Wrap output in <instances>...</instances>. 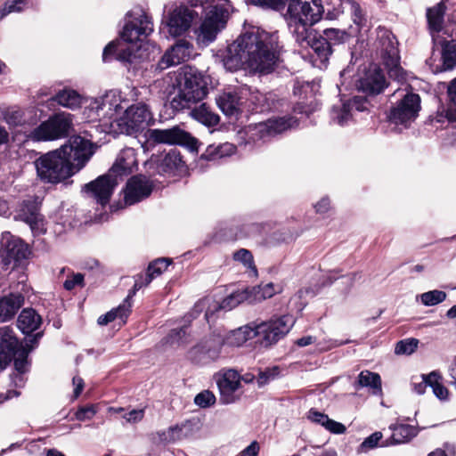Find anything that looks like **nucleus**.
Returning <instances> with one entry per match:
<instances>
[{"label": "nucleus", "instance_id": "4d7b16f0", "mask_svg": "<svg viewBox=\"0 0 456 456\" xmlns=\"http://www.w3.org/2000/svg\"><path fill=\"white\" fill-rule=\"evenodd\" d=\"M154 278L151 277L148 273L145 275H138L135 279L132 290L128 293L126 301L129 303V300L134 296L137 290L144 286L149 285Z\"/></svg>", "mask_w": 456, "mask_h": 456}, {"label": "nucleus", "instance_id": "0e129e2a", "mask_svg": "<svg viewBox=\"0 0 456 456\" xmlns=\"http://www.w3.org/2000/svg\"><path fill=\"white\" fill-rule=\"evenodd\" d=\"M144 417V410L143 409H138V410H132L128 413L125 414L123 418L126 420L128 423H138L140 422Z\"/></svg>", "mask_w": 456, "mask_h": 456}, {"label": "nucleus", "instance_id": "cd10ccee", "mask_svg": "<svg viewBox=\"0 0 456 456\" xmlns=\"http://www.w3.org/2000/svg\"><path fill=\"white\" fill-rule=\"evenodd\" d=\"M25 297L21 291H11L0 296V322L12 320L24 305Z\"/></svg>", "mask_w": 456, "mask_h": 456}, {"label": "nucleus", "instance_id": "9d476101", "mask_svg": "<svg viewBox=\"0 0 456 456\" xmlns=\"http://www.w3.org/2000/svg\"><path fill=\"white\" fill-rule=\"evenodd\" d=\"M151 118L149 106L143 102H137L124 108L117 126L120 133L131 135L142 129Z\"/></svg>", "mask_w": 456, "mask_h": 456}, {"label": "nucleus", "instance_id": "3c124183", "mask_svg": "<svg viewBox=\"0 0 456 456\" xmlns=\"http://www.w3.org/2000/svg\"><path fill=\"white\" fill-rule=\"evenodd\" d=\"M252 291L254 292L255 300L257 301L270 298L278 292L272 282L254 288Z\"/></svg>", "mask_w": 456, "mask_h": 456}, {"label": "nucleus", "instance_id": "052dcab7", "mask_svg": "<svg viewBox=\"0 0 456 456\" xmlns=\"http://www.w3.org/2000/svg\"><path fill=\"white\" fill-rule=\"evenodd\" d=\"M254 5L262 8L278 10L285 4L286 0H250Z\"/></svg>", "mask_w": 456, "mask_h": 456}, {"label": "nucleus", "instance_id": "4468645a", "mask_svg": "<svg viewBox=\"0 0 456 456\" xmlns=\"http://www.w3.org/2000/svg\"><path fill=\"white\" fill-rule=\"evenodd\" d=\"M380 43L381 56L389 77L398 82H403L406 79V74L399 63L400 57L395 37L385 32Z\"/></svg>", "mask_w": 456, "mask_h": 456}, {"label": "nucleus", "instance_id": "5701e85b", "mask_svg": "<svg viewBox=\"0 0 456 456\" xmlns=\"http://www.w3.org/2000/svg\"><path fill=\"white\" fill-rule=\"evenodd\" d=\"M349 38V35L342 29L326 28L323 30L322 36L318 37L315 43V53L322 62L328 60L331 54L332 46L344 44Z\"/></svg>", "mask_w": 456, "mask_h": 456}, {"label": "nucleus", "instance_id": "423d86ee", "mask_svg": "<svg viewBox=\"0 0 456 456\" xmlns=\"http://www.w3.org/2000/svg\"><path fill=\"white\" fill-rule=\"evenodd\" d=\"M291 315L274 317L259 324L254 323L256 337L261 346L268 347L282 338L294 325Z\"/></svg>", "mask_w": 456, "mask_h": 456}, {"label": "nucleus", "instance_id": "7ed1b4c3", "mask_svg": "<svg viewBox=\"0 0 456 456\" xmlns=\"http://www.w3.org/2000/svg\"><path fill=\"white\" fill-rule=\"evenodd\" d=\"M137 165L134 150L126 148L120 151L116 162L105 175L99 176L94 181L85 185V191L97 203L105 206L109 203L115 187L118 184V177L133 172Z\"/></svg>", "mask_w": 456, "mask_h": 456}, {"label": "nucleus", "instance_id": "4c0bfd02", "mask_svg": "<svg viewBox=\"0 0 456 456\" xmlns=\"http://www.w3.org/2000/svg\"><path fill=\"white\" fill-rule=\"evenodd\" d=\"M355 389L361 387H370L374 394L381 392V379L378 373L370 370H362L358 375L357 382L354 384Z\"/></svg>", "mask_w": 456, "mask_h": 456}, {"label": "nucleus", "instance_id": "f8f14e48", "mask_svg": "<svg viewBox=\"0 0 456 456\" xmlns=\"http://www.w3.org/2000/svg\"><path fill=\"white\" fill-rule=\"evenodd\" d=\"M297 125V120L293 118H277L268 119L265 122L249 125L247 127L246 134L248 139L253 142L257 141H266L269 138L286 131Z\"/></svg>", "mask_w": 456, "mask_h": 456}, {"label": "nucleus", "instance_id": "c85d7f7f", "mask_svg": "<svg viewBox=\"0 0 456 456\" xmlns=\"http://www.w3.org/2000/svg\"><path fill=\"white\" fill-rule=\"evenodd\" d=\"M366 100L362 97H354L340 106H334L331 111V118L339 126L346 125L352 117V111H363L367 109Z\"/></svg>", "mask_w": 456, "mask_h": 456}, {"label": "nucleus", "instance_id": "a878e982", "mask_svg": "<svg viewBox=\"0 0 456 456\" xmlns=\"http://www.w3.org/2000/svg\"><path fill=\"white\" fill-rule=\"evenodd\" d=\"M192 45L187 40L181 39L167 50L157 65V69L163 70L171 66L186 61L191 53Z\"/></svg>", "mask_w": 456, "mask_h": 456}, {"label": "nucleus", "instance_id": "0eeeda50", "mask_svg": "<svg viewBox=\"0 0 456 456\" xmlns=\"http://www.w3.org/2000/svg\"><path fill=\"white\" fill-rule=\"evenodd\" d=\"M0 253V277L9 274L16 265V262L27 257L28 247L9 232L2 233Z\"/></svg>", "mask_w": 456, "mask_h": 456}, {"label": "nucleus", "instance_id": "49530a36", "mask_svg": "<svg viewBox=\"0 0 456 456\" xmlns=\"http://www.w3.org/2000/svg\"><path fill=\"white\" fill-rule=\"evenodd\" d=\"M418 345L419 340L417 338H411L400 340L395 345V354L410 355L416 351Z\"/></svg>", "mask_w": 456, "mask_h": 456}, {"label": "nucleus", "instance_id": "393cba45", "mask_svg": "<svg viewBox=\"0 0 456 456\" xmlns=\"http://www.w3.org/2000/svg\"><path fill=\"white\" fill-rule=\"evenodd\" d=\"M314 24L299 20L288 19L289 31L297 44L302 48L310 47L315 53V43L318 40V37L312 28Z\"/></svg>", "mask_w": 456, "mask_h": 456}, {"label": "nucleus", "instance_id": "20e7f679", "mask_svg": "<svg viewBox=\"0 0 456 456\" xmlns=\"http://www.w3.org/2000/svg\"><path fill=\"white\" fill-rule=\"evenodd\" d=\"M173 83L176 95L171 101V106L176 110L190 109L207 95L208 88L200 75L191 70H183L168 77Z\"/></svg>", "mask_w": 456, "mask_h": 456}, {"label": "nucleus", "instance_id": "c756f323", "mask_svg": "<svg viewBox=\"0 0 456 456\" xmlns=\"http://www.w3.org/2000/svg\"><path fill=\"white\" fill-rule=\"evenodd\" d=\"M42 324L41 316L33 308H24L18 316L17 327L24 334H30Z\"/></svg>", "mask_w": 456, "mask_h": 456}, {"label": "nucleus", "instance_id": "8fccbe9b", "mask_svg": "<svg viewBox=\"0 0 456 456\" xmlns=\"http://www.w3.org/2000/svg\"><path fill=\"white\" fill-rule=\"evenodd\" d=\"M350 12L354 24L362 28L367 25L366 12L355 1L350 2Z\"/></svg>", "mask_w": 456, "mask_h": 456}, {"label": "nucleus", "instance_id": "13d9d810", "mask_svg": "<svg viewBox=\"0 0 456 456\" xmlns=\"http://www.w3.org/2000/svg\"><path fill=\"white\" fill-rule=\"evenodd\" d=\"M97 406L94 404L83 406L77 409L75 413V417L79 421L89 420L94 418V416L97 413Z\"/></svg>", "mask_w": 456, "mask_h": 456}, {"label": "nucleus", "instance_id": "a211bd4d", "mask_svg": "<svg viewBox=\"0 0 456 456\" xmlns=\"http://www.w3.org/2000/svg\"><path fill=\"white\" fill-rule=\"evenodd\" d=\"M224 346L223 336L210 335L191 349V358L197 362H215L220 358Z\"/></svg>", "mask_w": 456, "mask_h": 456}, {"label": "nucleus", "instance_id": "864d4df0", "mask_svg": "<svg viewBox=\"0 0 456 456\" xmlns=\"http://www.w3.org/2000/svg\"><path fill=\"white\" fill-rule=\"evenodd\" d=\"M382 438L381 432H375L364 439L358 448V452H367L378 446L379 442Z\"/></svg>", "mask_w": 456, "mask_h": 456}, {"label": "nucleus", "instance_id": "a18cd8bd", "mask_svg": "<svg viewBox=\"0 0 456 456\" xmlns=\"http://www.w3.org/2000/svg\"><path fill=\"white\" fill-rule=\"evenodd\" d=\"M421 303L426 306H433L444 302L446 299V293L443 290L434 289L420 296Z\"/></svg>", "mask_w": 456, "mask_h": 456}, {"label": "nucleus", "instance_id": "e2e57ef3", "mask_svg": "<svg viewBox=\"0 0 456 456\" xmlns=\"http://www.w3.org/2000/svg\"><path fill=\"white\" fill-rule=\"evenodd\" d=\"M448 95L451 101L449 112L451 113L452 118H456V78L448 87Z\"/></svg>", "mask_w": 456, "mask_h": 456}, {"label": "nucleus", "instance_id": "f3484780", "mask_svg": "<svg viewBox=\"0 0 456 456\" xmlns=\"http://www.w3.org/2000/svg\"><path fill=\"white\" fill-rule=\"evenodd\" d=\"M249 299L248 290L243 291H236L227 297L224 298L221 303L211 300V298H203L196 303L193 313H200L203 310H206L205 319L208 322H210L211 318L216 311L224 310L230 311L236 307L238 305L242 303L245 300Z\"/></svg>", "mask_w": 456, "mask_h": 456}, {"label": "nucleus", "instance_id": "de8ad7c7", "mask_svg": "<svg viewBox=\"0 0 456 456\" xmlns=\"http://www.w3.org/2000/svg\"><path fill=\"white\" fill-rule=\"evenodd\" d=\"M24 113L19 109H10L4 111V120L10 126H19L25 124Z\"/></svg>", "mask_w": 456, "mask_h": 456}, {"label": "nucleus", "instance_id": "a19ab883", "mask_svg": "<svg viewBox=\"0 0 456 456\" xmlns=\"http://www.w3.org/2000/svg\"><path fill=\"white\" fill-rule=\"evenodd\" d=\"M130 303H127L125 300L124 304L120 305L118 308L108 312L106 314L101 315L97 321L98 324L106 325L109 322L114 321L116 318H119L123 322H125V320L130 312Z\"/></svg>", "mask_w": 456, "mask_h": 456}, {"label": "nucleus", "instance_id": "39448f33", "mask_svg": "<svg viewBox=\"0 0 456 456\" xmlns=\"http://www.w3.org/2000/svg\"><path fill=\"white\" fill-rule=\"evenodd\" d=\"M203 9L204 17L195 34L198 44L206 46L225 28L232 5L229 0H207Z\"/></svg>", "mask_w": 456, "mask_h": 456}, {"label": "nucleus", "instance_id": "69168bd1", "mask_svg": "<svg viewBox=\"0 0 456 456\" xmlns=\"http://www.w3.org/2000/svg\"><path fill=\"white\" fill-rule=\"evenodd\" d=\"M308 419L314 423H318L325 427V423L328 421L329 417L324 413L311 409L308 412Z\"/></svg>", "mask_w": 456, "mask_h": 456}, {"label": "nucleus", "instance_id": "338daca9", "mask_svg": "<svg viewBox=\"0 0 456 456\" xmlns=\"http://www.w3.org/2000/svg\"><path fill=\"white\" fill-rule=\"evenodd\" d=\"M325 424L324 428L331 433L344 434L346 432V427L342 423L330 419V418Z\"/></svg>", "mask_w": 456, "mask_h": 456}, {"label": "nucleus", "instance_id": "79ce46f5", "mask_svg": "<svg viewBox=\"0 0 456 456\" xmlns=\"http://www.w3.org/2000/svg\"><path fill=\"white\" fill-rule=\"evenodd\" d=\"M416 436L417 432L414 427L410 425H399L394 428L391 436V444H399L407 443Z\"/></svg>", "mask_w": 456, "mask_h": 456}, {"label": "nucleus", "instance_id": "bf43d9fd", "mask_svg": "<svg viewBox=\"0 0 456 456\" xmlns=\"http://www.w3.org/2000/svg\"><path fill=\"white\" fill-rule=\"evenodd\" d=\"M411 385L413 390L418 395H423L428 386H429V380L427 375H421L420 377H415L412 379Z\"/></svg>", "mask_w": 456, "mask_h": 456}, {"label": "nucleus", "instance_id": "72a5a7b5", "mask_svg": "<svg viewBox=\"0 0 456 456\" xmlns=\"http://www.w3.org/2000/svg\"><path fill=\"white\" fill-rule=\"evenodd\" d=\"M192 436V428L190 423H183L170 427L167 430L159 433V440L163 443H173Z\"/></svg>", "mask_w": 456, "mask_h": 456}, {"label": "nucleus", "instance_id": "2f4dec72", "mask_svg": "<svg viewBox=\"0 0 456 456\" xmlns=\"http://www.w3.org/2000/svg\"><path fill=\"white\" fill-rule=\"evenodd\" d=\"M445 9L444 4L439 3L428 10L427 17L434 42H436L437 38L440 37L438 34L443 28Z\"/></svg>", "mask_w": 456, "mask_h": 456}, {"label": "nucleus", "instance_id": "bb28decb", "mask_svg": "<svg viewBox=\"0 0 456 456\" xmlns=\"http://www.w3.org/2000/svg\"><path fill=\"white\" fill-rule=\"evenodd\" d=\"M357 86L359 90L366 94H379L387 86V83L381 69L376 66H371L358 80Z\"/></svg>", "mask_w": 456, "mask_h": 456}, {"label": "nucleus", "instance_id": "f257e3e1", "mask_svg": "<svg viewBox=\"0 0 456 456\" xmlns=\"http://www.w3.org/2000/svg\"><path fill=\"white\" fill-rule=\"evenodd\" d=\"M279 37L253 28L240 35L231 44L223 55V65L230 71L239 69L252 72L270 73L277 61Z\"/></svg>", "mask_w": 456, "mask_h": 456}, {"label": "nucleus", "instance_id": "603ef678", "mask_svg": "<svg viewBox=\"0 0 456 456\" xmlns=\"http://www.w3.org/2000/svg\"><path fill=\"white\" fill-rule=\"evenodd\" d=\"M170 264V260L167 258H159L148 266L147 273L153 278L160 275L164 271L167 270Z\"/></svg>", "mask_w": 456, "mask_h": 456}, {"label": "nucleus", "instance_id": "4be33fe9", "mask_svg": "<svg viewBox=\"0 0 456 456\" xmlns=\"http://www.w3.org/2000/svg\"><path fill=\"white\" fill-rule=\"evenodd\" d=\"M30 347L28 344L19 342L12 328L5 326L0 328V367L5 368L12 358L18 354L20 349Z\"/></svg>", "mask_w": 456, "mask_h": 456}, {"label": "nucleus", "instance_id": "b1692460", "mask_svg": "<svg viewBox=\"0 0 456 456\" xmlns=\"http://www.w3.org/2000/svg\"><path fill=\"white\" fill-rule=\"evenodd\" d=\"M152 191V184L142 175L131 177L124 189V200L126 205H134L149 197Z\"/></svg>", "mask_w": 456, "mask_h": 456}, {"label": "nucleus", "instance_id": "c9c22d12", "mask_svg": "<svg viewBox=\"0 0 456 456\" xmlns=\"http://www.w3.org/2000/svg\"><path fill=\"white\" fill-rule=\"evenodd\" d=\"M53 99L59 105L70 110H76L83 103V97L72 89H63L58 92Z\"/></svg>", "mask_w": 456, "mask_h": 456}, {"label": "nucleus", "instance_id": "473e14b6", "mask_svg": "<svg viewBox=\"0 0 456 456\" xmlns=\"http://www.w3.org/2000/svg\"><path fill=\"white\" fill-rule=\"evenodd\" d=\"M435 44L442 47L443 66L440 71L450 70L456 67V40H444L439 37Z\"/></svg>", "mask_w": 456, "mask_h": 456}, {"label": "nucleus", "instance_id": "6e6552de", "mask_svg": "<svg viewBox=\"0 0 456 456\" xmlns=\"http://www.w3.org/2000/svg\"><path fill=\"white\" fill-rule=\"evenodd\" d=\"M69 113H59L43 122L35 128L30 134L33 141H52L68 135L72 126V118Z\"/></svg>", "mask_w": 456, "mask_h": 456}, {"label": "nucleus", "instance_id": "1a4fd4ad", "mask_svg": "<svg viewBox=\"0 0 456 456\" xmlns=\"http://www.w3.org/2000/svg\"><path fill=\"white\" fill-rule=\"evenodd\" d=\"M126 19L120 34L121 38L126 43L141 42L153 31L151 18L142 10L129 12Z\"/></svg>", "mask_w": 456, "mask_h": 456}, {"label": "nucleus", "instance_id": "c03bdc74", "mask_svg": "<svg viewBox=\"0 0 456 456\" xmlns=\"http://www.w3.org/2000/svg\"><path fill=\"white\" fill-rule=\"evenodd\" d=\"M429 380V387H432L434 395L440 400H446L448 398V389L439 382L440 376L436 371H432L427 374Z\"/></svg>", "mask_w": 456, "mask_h": 456}, {"label": "nucleus", "instance_id": "f704fd0d", "mask_svg": "<svg viewBox=\"0 0 456 456\" xmlns=\"http://www.w3.org/2000/svg\"><path fill=\"white\" fill-rule=\"evenodd\" d=\"M216 102L222 112L226 116L238 114L240 106V97L234 92H224L220 94Z\"/></svg>", "mask_w": 456, "mask_h": 456}, {"label": "nucleus", "instance_id": "ddd939ff", "mask_svg": "<svg viewBox=\"0 0 456 456\" xmlns=\"http://www.w3.org/2000/svg\"><path fill=\"white\" fill-rule=\"evenodd\" d=\"M420 110V97L417 94L407 93L393 107L389 113V120L395 125L407 126L418 116Z\"/></svg>", "mask_w": 456, "mask_h": 456}, {"label": "nucleus", "instance_id": "58836bf2", "mask_svg": "<svg viewBox=\"0 0 456 456\" xmlns=\"http://www.w3.org/2000/svg\"><path fill=\"white\" fill-rule=\"evenodd\" d=\"M184 162L179 151L171 150L163 158L160 169L164 173L175 174L177 171L183 170Z\"/></svg>", "mask_w": 456, "mask_h": 456}, {"label": "nucleus", "instance_id": "f03ea898", "mask_svg": "<svg viewBox=\"0 0 456 456\" xmlns=\"http://www.w3.org/2000/svg\"><path fill=\"white\" fill-rule=\"evenodd\" d=\"M94 154L93 144L81 136L37 158L34 164L41 181L59 183L81 170Z\"/></svg>", "mask_w": 456, "mask_h": 456}, {"label": "nucleus", "instance_id": "37998d69", "mask_svg": "<svg viewBox=\"0 0 456 456\" xmlns=\"http://www.w3.org/2000/svg\"><path fill=\"white\" fill-rule=\"evenodd\" d=\"M83 116L87 122H100L101 126L103 127V118L97 98L90 100V102L86 105Z\"/></svg>", "mask_w": 456, "mask_h": 456}, {"label": "nucleus", "instance_id": "680f3d73", "mask_svg": "<svg viewBox=\"0 0 456 456\" xmlns=\"http://www.w3.org/2000/svg\"><path fill=\"white\" fill-rule=\"evenodd\" d=\"M64 288L67 290H71L77 286L83 287L84 286V275L82 273H74L71 276H69L63 284Z\"/></svg>", "mask_w": 456, "mask_h": 456}, {"label": "nucleus", "instance_id": "09e8293b", "mask_svg": "<svg viewBox=\"0 0 456 456\" xmlns=\"http://www.w3.org/2000/svg\"><path fill=\"white\" fill-rule=\"evenodd\" d=\"M32 348L33 346H31L27 349H20V351H18V354L12 358L14 361L15 370L18 373L23 374L27 371L28 365V355Z\"/></svg>", "mask_w": 456, "mask_h": 456}, {"label": "nucleus", "instance_id": "aec40b11", "mask_svg": "<svg viewBox=\"0 0 456 456\" xmlns=\"http://www.w3.org/2000/svg\"><path fill=\"white\" fill-rule=\"evenodd\" d=\"M15 220L26 223L34 236L46 232L44 216L39 212V206L35 200H24L19 207L14 216Z\"/></svg>", "mask_w": 456, "mask_h": 456}, {"label": "nucleus", "instance_id": "e433bc0d", "mask_svg": "<svg viewBox=\"0 0 456 456\" xmlns=\"http://www.w3.org/2000/svg\"><path fill=\"white\" fill-rule=\"evenodd\" d=\"M191 116L206 126H215L218 125L220 117L213 112L206 103H201L191 110Z\"/></svg>", "mask_w": 456, "mask_h": 456}, {"label": "nucleus", "instance_id": "2eb2a0df", "mask_svg": "<svg viewBox=\"0 0 456 456\" xmlns=\"http://www.w3.org/2000/svg\"><path fill=\"white\" fill-rule=\"evenodd\" d=\"M97 102L100 103V110L103 118V130L107 132L112 127L113 123L118 125V119L124 110L125 100L118 91L110 90L98 97Z\"/></svg>", "mask_w": 456, "mask_h": 456}, {"label": "nucleus", "instance_id": "5fc2aeb1", "mask_svg": "<svg viewBox=\"0 0 456 456\" xmlns=\"http://www.w3.org/2000/svg\"><path fill=\"white\" fill-rule=\"evenodd\" d=\"M236 261L241 262L246 267L252 269L256 273V269L254 266L253 256L248 249L241 248L236 251L233 255Z\"/></svg>", "mask_w": 456, "mask_h": 456}, {"label": "nucleus", "instance_id": "ea45409f", "mask_svg": "<svg viewBox=\"0 0 456 456\" xmlns=\"http://www.w3.org/2000/svg\"><path fill=\"white\" fill-rule=\"evenodd\" d=\"M235 152L233 144L225 142L219 145H209L206 151L202 154L201 158L207 160H216L226 156H231Z\"/></svg>", "mask_w": 456, "mask_h": 456}, {"label": "nucleus", "instance_id": "9b49d317", "mask_svg": "<svg viewBox=\"0 0 456 456\" xmlns=\"http://www.w3.org/2000/svg\"><path fill=\"white\" fill-rule=\"evenodd\" d=\"M144 135L146 138L145 143L150 146L164 143L180 144L187 146L191 150L197 148V140L178 126L167 129H148Z\"/></svg>", "mask_w": 456, "mask_h": 456}, {"label": "nucleus", "instance_id": "6ab92c4d", "mask_svg": "<svg viewBox=\"0 0 456 456\" xmlns=\"http://www.w3.org/2000/svg\"><path fill=\"white\" fill-rule=\"evenodd\" d=\"M215 380L223 403L230 404L239 399L236 392L240 387V376L235 370H221L215 375Z\"/></svg>", "mask_w": 456, "mask_h": 456}, {"label": "nucleus", "instance_id": "7c9ffc66", "mask_svg": "<svg viewBox=\"0 0 456 456\" xmlns=\"http://www.w3.org/2000/svg\"><path fill=\"white\" fill-rule=\"evenodd\" d=\"M256 337L254 323L242 326L229 332L224 338V345L232 347H239L248 340Z\"/></svg>", "mask_w": 456, "mask_h": 456}, {"label": "nucleus", "instance_id": "412c9836", "mask_svg": "<svg viewBox=\"0 0 456 456\" xmlns=\"http://www.w3.org/2000/svg\"><path fill=\"white\" fill-rule=\"evenodd\" d=\"M197 15L198 13L194 10L185 5L175 8L168 14L167 20L169 35L174 37L182 36L191 28Z\"/></svg>", "mask_w": 456, "mask_h": 456}, {"label": "nucleus", "instance_id": "dca6fc26", "mask_svg": "<svg viewBox=\"0 0 456 456\" xmlns=\"http://www.w3.org/2000/svg\"><path fill=\"white\" fill-rule=\"evenodd\" d=\"M322 0H290L288 19L316 23L323 13Z\"/></svg>", "mask_w": 456, "mask_h": 456}, {"label": "nucleus", "instance_id": "6e6d98bb", "mask_svg": "<svg viewBox=\"0 0 456 456\" xmlns=\"http://www.w3.org/2000/svg\"><path fill=\"white\" fill-rule=\"evenodd\" d=\"M194 403L201 408L209 407L216 403V396L212 392L205 390L195 396Z\"/></svg>", "mask_w": 456, "mask_h": 456}, {"label": "nucleus", "instance_id": "774afa93", "mask_svg": "<svg viewBox=\"0 0 456 456\" xmlns=\"http://www.w3.org/2000/svg\"><path fill=\"white\" fill-rule=\"evenodd\" d=\"M259 444L256 441H253L248 446H247L239 456H258Z\"/></svg>", "mask_w": 456, "mask_h": 456}]
</instances>
